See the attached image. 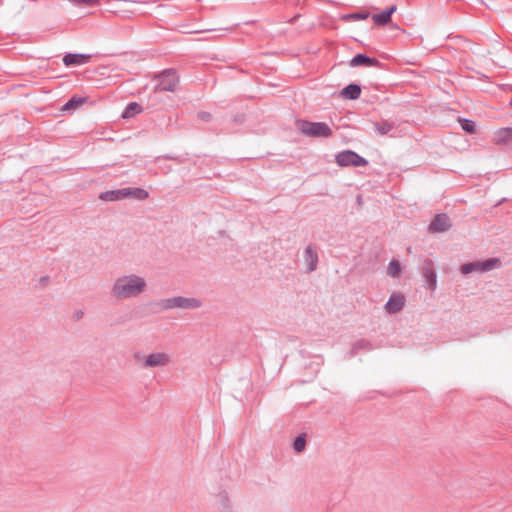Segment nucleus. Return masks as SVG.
<instances>
[{
	"label": "nucleus",
	"mask_w": 512,
	"mask_h": 512,
	"mask_svg": "<svg viewBox=\"0 0 512 512\" xmlns=\"http://www.w3.org/2000/svg\"><path fill=\"white\" fill-rule=\"evenodd\" d=\"M147 289V281L138 274H124L117 277L111 286V296L116 300L138 298Z\"/></svg>",
	"instance_id": "obj_1"
},
{
	"label": "nucleus",
	"mask_w": 512,
	"mask_h": 512,
	"mask_svg": "<svg viewBox=\"0 0 512 512\" xmlns=\"http://www.w3.org/2000/svg\"><path fill=\"white\" fill-rule=\"evenodd\" d=\"M157 307L156 312H161L165 310H171V309H185V310H192L197 309L202 306V302L194 297H183V296H176L171 298H165L161 299L158 302H155L153 304Z\"/></svg>",
	"instance_id": "obj_2"
},
{
	"label": "nucleus",
	"mask_w": 512,
	"mask_h": 512,
	"mask_svg": "<svg viewBox=\"0 0 512 512\" xmlns=\"http://www.w3.org/2000/svg\"><path fill=\"white\" fill-rule=\"evenodd\" d=\"M159 79L158 84L155 86V92H174L179 84V75L173 68L165 69L155 76Z\"/></svg>",
	"instance_id": "obj_3"
},
{
	"label": "nucleus",
	"mask_w": 512,
	"mask_h": 512,
	"mask_svg": "<svg viewBox=\"0 0 512 512\" xmlns=\"http://www.w3.org/2000/svg\"><path fill=\"white\" fill-rule=\"evenodd\" d=\"M501 261L499 258H488L483 261H473L465 263L461 266L460 271L463 275H468L473 272H489L500 267Z\"/></svg>",
	"instance_id": "obj_4"
},
{
	"label": "nucleus",
	"mask_w": 512,
	"mask_h": 512,
	"mask_svg": "<svg viewBox=\"0 0 512 512\" xmlns=\"http://www.w3.org/2000/svg\"><path fill=\"white\" fill-rule=\"evenodd\" d=\"M300 131L311 137H330L332 130L328 124L324 122H310L307 120L301 121L299 125Z\"/></svg>",
	"instance_id": "obj_5"
},
{
	"label": "nucleus",
	"mask_w": 512,
	"mask_h": 512,
	"mask_svg": "<svg viewBox=\"0 0 512 512\" xmlns=\"http://www.w3.org/2000/svg\"><path fill=\"white\" fill-rule=\"evenodd\" d=\"M335 162L341 167H363L368 165V161L352 150H344L335 155Z\"/></svg>",
	"instance_id": "obj_6"
},
{
	"label": "nucleus",
	"mask_w": 512,
	"mask_h": 512,
	"mask_svg": "<svg viewBox=\"0 0 512 512\" xmlns=\"http://www.w3.org/2000/svg\"><path fill=\"white\" fill-rule=\"evenodd\" d=\"M170 362L171 357L169 354L164 352H156L144 357L142 365L144 368H155L167 366Z\"/></svg>",
	"instance_id": "obj_7"
},
{
	"label": "nucleus",
	"mask_w": 512,
	"mask_h": 512,
	"mask_svg": "<svg viewBox=\"0 0 512 512\" xmlns=\"http://www.w3.org/2000/svg\"><path fill=\"white\" fill-rule=\"evenodd\" d=\"M452 226L450 217L445 213L437 214L428 226V230L431 232H446Z\"/></svg>",
	"instance_id": "obj_8"
},
{
	"label": "nucleus",
	"mask_w": 512,
	"mask_h": 512,
	"mask_svg": "<svg viewBox=\"0 0 512 512\" xmlns=\"http://www.w3.org/2000/svg\"><path fill=\"white\" fill-rule=\"evenodd\" d=\"M304 262L306 264V272L311 273L317 269L318 251L315 244H309L303 253Z\"/></svg>",
	"instance_id": "obj_9"
},
{
	"label": "nucleus",
	"mask_w": 512,
	"mask_h": 512,
	"mask_svg": "<svg viewBox=\"0 0 512 512\" xmlns=\"http://www.w3.org/2000/svg\"><path fill=\"white\" fill-rule=\"evenodd\" d=\"M349 64L351 67L365 66V67L382 68V66H383L382 63L378 59L369 57L368 55H366L364 53L356 54L350 60Z\"/></svg>",
	"instance_id": "obj_10"
},
{
	"label": "nucleus",
	"mask_w": 512,
	"mask_h": 512,
	"mask_svg": "<svg viewBox=\"0 0 512 512\" xmlns=\"http://www.w3.org/2000/svg\"><path fill=\"white\" fill-rule=\"evenodd\" d=\"M92 55L83 53H67L64 55L62 61L65 66H79L90 62Z\"/></svg>",
	"instance_id": "obj_11"
},
{
	"label": "nucleus",
	"mask_w": 512,
	"mask_h": 512,
	"mask_svg": "<svg viewBox=\"0 0 512 512\" xmlns=\"http://www.w3.org/2000/svg\"><path fill=\"white\" fill-rule=\"evenodd\" d=\"M405 304L404 296L401 294H392L385 304V310L388 314H396L402 310Z\"/></svg>",
	"instance_id": "obj_12"
},
{
	"label": "nucleus",
	"mask_w": 512,
	"mask_h": 512,
	"mask_svg": "<svg viewBox=\"0 0 512 512\" xmlns=\"http://www.w3.org/2000/svg\"><path fill=\"white\" fill-rule=\"evenodd\" d=\"M397 10L396 5H392L378 14L372 15V20L377 26H385L391 21L392 14Z\"/></svg>",
	"instance_id": "obj_13"
},
{
	"label": "nucleus",
	"mask_w": 512,
	"mask_h": 512,
	"mask_svg": "<svg viewBox=\"0 0 512 512\" xmlns=\"http://www.w3.org/2000/svg\"><path fill=\"white\" fill-rule=\"evenodd\" d=\"M123 191H124V193H122V195H124L125 199L133 198V199H136L139 201H143L149 197L148 191L143 188L125 187V188H123Z\"/></svg>",
	"instance_id": "obj_14"
},
{
	"label": "nucleus",
	"mask_w": 512,
	"mask_h": 512,
	"mask_svg": "<svg viewBox=\"0 0 512 512\" xmlns=\"http://www.w3.org/2000/svg\"><path fill=\"white\" fill-rule=\"evenodd\" d=\"M360 94H361V86L356 83H351V84L345 86L340 92V96L343 99H347V100H356L360 97Z\"/></svg>",
	"instance_id": "obj_15"
},
{
	"label": "nucleus",
	"mask_w": 512,
	"mask_h": 512,
	"mask_svg": "<svg viewBox=\"0 0 512 512\" xmlns=\"http://www.w3.org/2000/svg\"><path fill=\"white\" fill-rule=\"evenodd\" d=\"M374 349L373 344L366 339L357 340L350 350V357L356 356L360 351H371Z\"/></svg>",
	"instance_id": "obj_16"
},
{
	"label": "nucleus",
	"mask_w": 512,
	"mask_h": 512,
	"mask_svg": "<svg viewBox=\"0 0 512 512\" xmlns=\"http://www.w3.org/2000/svg\"><path fill=\"white\" fill-rule=\"evenodd\" d=\"M512 141V128L506 127L498 130L494 137L496 144H508Z\"/></svg>",
	"instance_id": "obj_17"
},
{
	"label": "nucleus",
	"mask_w": 512,
	"mask_h": 512,
	"mask_svg": "<svg viewBox=\"0 0 512 512\" xmlns=\"http://www.w3.org/2000/svg\"><path fill=\"white\" fill-rule=\"evenodd\" d=\"M122 193H124L123 188L105 191L99 195V199H101L103 201H108V202L122 200V199H125V197H124V195H122Z\"/></svg>",
	"instance_id": "obj_18"
},
{
	"label": "nucleus",
	"mask_w": 512,
	"mask_h": 512,
	"mask_svg": "<svg viewBox=\"0 0 512 512\" xmlns=\"http://www.w3.org/2000/svg\"><path fill=\"white\" fill-rule=\"evenodd\" d=\"M373 128L379 135L384 136L395 128V123L388 120H382L381 122H374Z\"/></svg>",
	"instance_id": "obj_19"
},
{
	"label": "nucleus",
	"mask_w": 512,
	"mask_h": 512,
	"mask_svg": "<svg viewBox=\"0 0 512 512\" xmlns=\"http://www.w3.org/2000/svg\"><path fill=\"white\" fill-rule=\"evenodd\" d=\"M141 111H142V107L140 104H138L136 102H130L127 104V106L123 110L121 116L124 119H128V118H132L135 115L139 114Z\"/></svg>",
	"instance_id": "obj_20"
},
{
	"label": "nucleus",
	"mask_w": 512,
	"mask_h": 512,
	"mask_svg": "<svg viewBox=\"0 0 512 512\" xmlns=\"http://www.w3.org/2000/svg\"><path fill=\"white\" fill-rule=\"evenodd\" d=\"M423 276L426 279V282L431 290H435L437 283V275L434 269L430 267H425L423 269Z\"/></svg>",
	"instance_id": "obj_21"
},
{
	"label": "nucleus",
	"mask_w": 512,
	"mask_h": 512,
	"mask_svg": "<svg viewBox=\"0 0 512 512\" xmlns=\"http://www.w3.org/2000/svg\"><path fill=\"white\" fill-rule=\"evenodd\" d=\"M369 16H370L369 12H367V11H359V12L344 14V15L341 16V20H343L345 22L360 21V20L367 19Z\"/></svg>",
	"instance_id": "obj_22"
},
{
	"label": "nucleus",
	"mask_w": 512,
	"mask_h": 512,
	"mask_svg": "<svg viewBox=\"0 0 512 512\" xmlns=\"http://www.w3.org/2000/svg\"><path fill=\"white\" fill-rule=\"evenodd\" d=\"M86 98L84 97H71L63 106L62 110L64 111H71L75 110L77 107L85 103Z\"/></svg>",
	"instance_id": "obj_23"
},
{
	"label": "nucleus",
	"mask_w": 512,
	"mask_h": 512,
	"mask_svg": "<svg viewBox=\"0 0 512 512\" xmlns=\"http://www.w3.org/2000/svg\"><path fill=\"white\" fill-rule=\"evenodd\" d=\"M292 447L296 453H302L306 448V435L305 434L298 435L294 439Z\"/></svg>",
	"instance_id": "obj_24"
},
{
	"label": "nucleus",
	"mask_w": 512,
	"mask_h": 512,
	"mask_svg": "<svg viewBox=\"0 0 512 512\" xmlns=\"http://www.w3.org/2000/svg\"><path fill=\"white\" fill-rule=\"evenodd\" d=\"M401 269L402 268L400 262L396 259H393L388 265L387 273L389 276L396 278L400 275Z\"/></svg>",
	"instance_id": "obj_25"
},
{
	"label": "nucleus",
	"mask_w": 512,
	"mask_h": 512,
	"mask_svg": "<svg viewBox=\"0 0 512 512\" xmlns=\"http://www.w3.org/2000/svg\"><path fill=\"white\" fill-rule=\"evenodd\" d=\"M459 122H460L461 128L466 133L473 134L475 132V130H476L475 122L473 120L464 118V119H459Z\"/></svg>",
	"instance_id": "obj_26"
},
{
	"label": "nucleus",
	"mask_w": 512,
	"mask_h": 512,
	"mask_svg": "<svg viewBox=\"0 0 512 512\" xmlns=\"http://www.w3.org/2000/svg\"><path fill=\"white\" fill-rule=\"evenodd\" d=\"M72 3L82 7H91L96 5L99 0H70Z\"/></svg>",
	"instance_id": "obj_27"
},
{
	"label": "nucleus",
	"mask_w": 512,
	"mask_h": 512,
	"mask_svg": "<svg viewBox=\"0 0 512 512\" xmlns=\"http://www.w3.org/2000/svg\"><path fill=\"white\" fill-rule=\"evenodd\" d=\"M217 499L219 501V504L222 506V508L224 510L228 509L229 505H228V497H227V494L226 493H220L218 496H217Z\"/></svg>",
	"instance_id": "obj_28"
},
{
	"label": "nucleus",
	"mask_w": 512,
	"mask_h": 512,
	"mask_svg": "<svg viewBox=\"0 0 512 512\" xmlns=\"http://www.w3.org/2000/svg\"><path fill=\"white\" fill-rule=\"evenodd\" d=\"M198 118L202 121L209 122L212 119V115L209 112L200 111L198 112Z\"/></svg>",
	"instance_id": "obj_29"
},
{
	"label": "nucleus",
	"mask_w": 512,
	"mask_h": 512,
	"mask_svg": "<svg viewBox=\"0 0 512 512\" xmlns=\"http://www.w3.org/2000/svg\"><path fill=\"white\" fill-rule=\"evenodd\" d=\"M84 316V311L79 309V310H76L73 314V319L75 321H79L80 319H82Z\"/></svg>",
	"instance_id": "obj_30"
},
{
	"label": "nucleus",
	"mask_w": 512,
	"mask_h": 512,
	"mask_svg": "<svg viewBox=\"0 0 512 512\" xmlns=\"http://www.w3.org/2000/svg\"><path fill=\"white\" fill-rule=\"evenodd\" d=\"M167 159L178 160V157L166 156Z\"/></svg>",
	"instance_id": "obj_31"
},
{
	"label": "nucleus",
	"mask_w": 512,
	"mask_h": 512,
	"mask_svg": "<svg viewBox=\"0 0 512 512\" xmlns=\"http://www.w3.org/2000/svg\"><path fill=\"white\" fill-rule=\"evenodd\" d=\"M129 2H134V3H143L142 1H138V0H129Z\"/></svg>",
	"instance_id": "obj_32"
},
{
	"label": "nucleus",
	"mask_w": 512,
	"mask_h": 512,
	"mask_svg": "<svg viewBox=\"0 0 512 512\" xmlns=\"http://www.w3.org/2000/svg\"><path fill=\"white\" fill-rule=\"evenodd\" d=\"M41 279L43 280V282H46L47 277H42Z\"/></svg>",
	"instance_id": "obj_33"
},
{
	"label": "nucleus",
	"mask_w": 512,
	"mask_h": 512,
	"mask_svg": "<svg viewBox=\"0 0 512 512\" xmlns=\"http://www.w3.org/2000/svg\"><path fill=\"white\" fill-rule=\"evenodd\" d=\"M41 279L43 280V282H46L47 277H42Z\"/></svg>",
	"instance_id": "obj_34"
}]
</instances>
